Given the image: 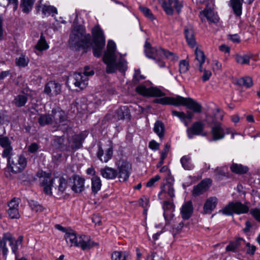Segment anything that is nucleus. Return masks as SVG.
Masks as SVG:
<instances>
[{"instance_id":"6e6552de","label":"nucleus","mask_w":260,"mask_h":260,"mask_svg":"<svg viewBox=\"0 0 260 260\" xmlns=\"http://www.w3.org/2000/svg\"><path fill=\"white\" fill-rule=\"evenodd\" d=\"M116 49V46L115 42L112 40H109L108 42L107 50L103 57L104 62L108 65V72H112L114 71V68L111 66V61L117 58L115 54Z\"/></svg>"},{"instance_id":"680f3d73","label":"nucleus","mask_w":260,"mask_h":260,"mask_svg":"<svg viewBox=\"0 0 260 260\" xmlns=\"http://www.w3.org/2000/svg\"><path fill=\"white\" fill-rule=\"evenodd\" d=\"M246 246L247 247L246 253L250 255H253L256 250V246L253 245H251L250 243L248 242L246 243Z\"/></svg>"},{"instance_id":"e433bc0d","label":"nucleus","mask_w":260,"mask_h":260,"mask_svg":"<svg viewBox=\"0 0 260 260\" xmlns=\"http://www.w3.org/2000/svg\"><path fill=\"white\" fill-rule=\"evenodd\" d=\"M115 117L118 120H122L129 117V110L127 106L120 107L116 110Z\"/></svg>"},{"instance_id":"a878e982","label":"nucleus","mask_w":260,"mask_h":260,"mask_svg":"<svg viewBox=\"0 0 260 260\" xmlns=\"http://www.w3.org/2000/svg\"><path fill=\"white\" fill-rule=\"evenodd\" d=\"M201 18L203 21V17H205L208 21L211 22L216 23L218 21V17L214 13L213 10L206 7V8L200 13Z\"/></svg>"},{"instance_id":"bf43d9fd","label":"nucleus","mask_w":260,"mask_h":260,"mask_svg":"<svg viewBox=\"0 0 260 260\" xmlns=\"http://www.w3.org/2000/svg\"><path fill=\"white\" fill-rule=\"evenodd\" d=\"M225 171H227L226 168H217L215 170V172L216 173L217 177L221 179L223 177L226 176V173Z\"/></svg>"},{"instance_id":"1a4fd4ad","label":"nucleus","mask_w":260,"mask_h":260,"mask_svg":"<svg viewBox=\"0 0 260 260\" xmlns=\"http://www.w3.org/2000/svg\"><path fill=\"white\" fill-rule=\"evenodd\" d=\"M118 178L120 182L126 181L129 178L132 170V165L126 160H119L117 164Z\"/></svg>"},{"instance_id":"72a5a7b5","label":"nucleus","mask_w":260,"mask_h":260,"mask_svg":"<svg viewBox=\"0 0 260 260\" xmlns=\"http://www.w3.org/2000/svg\"><path fill=\"white\" fill-rule=\"evenodd\" d=\"M37 176L40 178V183L41 185L44 186L48 184H53L55 182V178L51 179L49 174H46L43 171H39L37 174Z\"/></svg>"},{"instance_id":"f03ea898","label":"nucleus","mask_w":260,"mask_h":260,"mask_svg":"<svg viewBox=\"0 0 260 260\" xmlns=\"http://www.w3.org/2000/svg\"><path fill=\"white\" fill-rule=\"evenodd\" d=\"M91 36L80 25L75 26L70 35L69 42L77 47L88 48L90 45Z\"/></svg>"},{"instance_id":"864d4df0","label":"nucleus","mask_w":260,"mask_h":260,"mask_svg":"<svg viewBox=\"0 0 260 260\" xmlns=\"http://www.w3.org/2000/svg\"><path fill=\"white\" fill-rule=\"evenodd\" d=\"M105 44L103 46L100 43H94V45L92 47L93 55L96 57H101L102 53V50L105 47Z\"/></svg>"},{"instance_id":"0eeeda50","label":"nucleus","mask_w":260,"mask_h":260,"mask_svg":"<svg viewBox=\"0 0 260 260\" xmlns=\"http://www.w3.org/2000/svg\"><path fill=\"white\" fill-rule=\"evenodd\" d=\"M8 161L11 171L14 173L22 172L27 165L26 158L21 155H11L8 157Z\"/></svg>"},{"instance_id":"f3484780","label":"nucleus","mask_w":260,"mask_h":260,"mask_svg":"<svg viewBox=\"0 0 260 260\" xmlns=\"http://www.w3.org/2000/svg\"><path fill=\"white\" fill-rule=\"evenodd\" d=\"M61 91L60 84L53 81L48 82L44 88V92L50 96L57 95L60 94Z\"/></svg>"},{"instance_id":"4d7b16f0","label":"nucleus","mask_w":260,"mask_h":260,"mask_svg":"<svg viewBox=\"0 0 260 260\" xmlns=\"http://www.w3.org/2000/svg\"><path fill=\"white\" fill-rule=\"evenodd\" d=\"M139 9L140 11L144 14V15L150 20H152L155 19V17L152 13L151 10L148 8L140 6Z\"/></svg>"},{"instance_id":"de8ad7c7","label":"nucleus","mask_w":260,"mask_h":260,"mask_svg":"<svg viewBox=\"0 0 260 260\" xmlns=\"http://www.w3.org/2000/svg\"><path fill=\"white\" fill-rule=\"evenodd\" d=\"M29 61L28 57L24 54H21L15 59V63L19 68L26 67L28 65Z\"/></svg>"},{"instance_id":"0e129e2a","label":"nucleus","mask_w":260,"mask_h":260,"mask_svg":"<svg viewBox=\"0 0 260 260\" xmlns=\"http://www.w3.org/2000/svg\"><path fill=\"white\" fill-rule=\"evenodd\" d=\"M160 177L159 175H155L154 177L151 178L147 183L146 186L148 187H152L154 183L159 180Z\"/></svg>"},{"instance_id":"393cba45","label":"nucleus","mask_w":260,"mask_h":260,"mask_svg":"<svg viewBox=\"0 0 260 260\" xmlns=\"http://www.w3.org/2000/svg\"><path fill=\"white\" fill-rule=\"evenodd\" d=\"M193 208L191 201L185 202L182 206L180 213L182 218L184 220L188 219L192 215Z\"/></svg>"},{"instance_id":"473e14b6","label":"nucleus","mask_w":260,"mask_h":260,"mask_svg":"<svg viewBox=\"0 0 260 260\" xmlns=\"http://www.w3.org/2000/svg\"><path fill=\"white\" fill-rule=\"evenodd\" d=\"M245 242L243 239L239 238L235 241H230L229 244L226 247V251H232L233 252H237L240 246Z\"/></svg>"},{"instance_id":"09e8293b","label":"nucleus","mask_w":260,"mask_h":260,"mask_svg":"<svg viewBox=\"0 0 260 260\" xmlns=\"http://www.w3.org/2000/svg\"><path fill=\"white\" fill-rule=\"evenodd\" d=\"M173 185L171 183H167L164 186L158 196H160L163 193H166L168 194L171 198H173L175 197Z\"/></svg>"},{"instance_id":"13d9d810","label":"nucleus","mask_w":260,"mask_h":260,"mask_svg":"<svg viewBox=\"0 0 260 260\" xmlns=\"http://www.w3.org/2000/svg\"><path fill=\"white\" fill-rule=\"evenodd\" d=\"M189 64L186 60H182L179 63V72L181 74L185 73L188 70Z\"/></svg>"},{"instance_id":"3c124183","label":"nucleus","mask_w":260,"mask_h":260,"mask_svg":"<svg viewBox=\"0 0 260 260\" xmlns=\"http://www.w3.org/2000/svg\"><path fill=\"white\" fill-rule=\"evenodd\" d=\"M36 48L39 51H43L49 48L46 43L45 37L41 35L40 40L36 45Z\"/></svg>"},{"instance_id":"f257e3e1","label":"nucleus","mask_w":260,"mask_h":260,"mask_svg":"<svg viewBox=\"0 0 260 260\" xmlns=\"http://www.w3.org/2000/svg\"><path fill=\"white\" fill-rule=\"evenodd\" d=\"M144 47L146 56L155 60L161 68L165 66V63L161 60L164 57L172 60L178 59V57L173 52L159 47L152 48L147 41L146 42Z\"/></svg>"},{"instance_id":"37998d69","label":"nucleus","mask_w":260,"mask_h":260,"mask_svg":"<svg viewBox=\"0 0 260 260\" xmlns=\"http://www.w3.org/2000/svg\"><path fill=\"white\" fill-rule=\"evenodd\" d=\"M129 256V253L124 251H115L111 254L112 260H126Z\"/></svg>"},{"instance_id":"4be33fe9","label":"nucleus","mask_w":260,"mask_h":260,"mask_svg":"<svg viewBox=\"0 0 260 260\" xmlns=\"http://www.w3.org/2000/svg\"><path fill=\"white\" fill-rule=\"evenodd\" d=\"M184 34L188 45L193 48L196 45L194 29L192 25L189 24L184 28Z\"/></svg>"},{"instance_id":"f8f14e48","label":"nucleus","mask_w":260,"mask_h":260,"mask_svg":"<svg viewBox=\"0 0 260 260\" xmlns=\"http://www.w3.org/2000/svg\"><path fill=\"white\" fill-rule=\"evenodd\" d=\"M179 106H184L191 110L194 113H201L202 106L200 104L190 98H183L180 96Z\"/></svg>"},{"instance_id":"2f4dec72","label":"nucleus","mask_w":260,"mask_h":260,"mask_svg":"<svg viewBox=\"0 0 260 260\" xmlns=\"http://www.w3.org/2000/svg\"><path fill=\"white\" fill-rule=\"evenodd\" d=\"M56 181L58 185H56V187L58 190L57 194L58 196L62 195L68 187V181L64 177H56L55 178V181Z\"/></svg>"},{"instance_id":"4468645a","label":"nucleus","mask_w":260,"mask_h":260,"mask_svg":"<svg viewBox=\"0 0 260 260\" xmlns=\"http://www.w3.org/2000/svg\"><path fill=\"white\" fill-rule=\"evenodd\" d=\"M72 190L75 193H80L84 190L85 179L78 175H73L69 179Z\"/></svg>"},{"instance_id":"aec40b11","label":"nucleus","mask_w":260,"mask_h":260,"mask_svg":"<svg viewBox=\"0 0 260 260\" xmlns=\"http://www.w3.org/2000/svg\"><path fill=\"white\" fill-rule=\"evenodd\" d=\"M51 116L53 119V123L56 124L63 122L67 119V115L65 112L59 108L53 109L51 111Z\"/></svg>"},{"instance_id":"f704fd0d","label":"nucleus","mask_w":260,"mask_h":260,"mask_svg":"<svg viewBox=\"0 0 260 260\" xmlns=\"http://www.w3.org/2000/svg\"><path fill=\"white\" fill-rule=\"evenodd\" d=\"M229 6L231 7L234 14L238 17H240L242 12V3L240 0H230Z\"/></svg>"},{"instance_id":"49530a36","label":"nucleus","mask_w":260,"mask_h":260,"mask_svg":"<svg viewBox=\"0 0 260 260\" xmlns=\"http://www.w3.org/2000/svg\"><path fill=\"white\" fill-rule=\"evenodd\" d=\"M180 162L182 167L186 170H191L193 168V165L191 162V157L188 155L182 157Z\"/></svg>"},{"instance_id":"ddd939ff","label":"nucleus","mask_w":260,"mask_h":260,"mask_svg":"<svg viewBox=\"0 0 260 260\" xmlns=\"http://www.w3.org/2000/svg\"><path fill=\"white\" fill-rule=\"evenodd\" d=\"M204 123L201 121L194 122L190 127L187 128L186 132L189 139H192L194 136H205L204 133Z\"/></svg>"},{"instance_id":"b1692460","label":"nucleus","mask_w":260,"mask_h":260,"mask_svg":"<svg viewBox=\"0 0 260 260\" xmlns=\"http://www.w3.org/2000/svg\"><path fill=\"white\" fill-rule=\"evenodd\" d=\"M218 203V199L215 197L208 198L205 202L203 206V213L211 214L215 209Z\"/></svg>"},{"instance_id":"338daca9","label":"nucleus","mask_w":260,"mask_h":260,"mask_svg":"<svg viewBox=\"0 0 260 260\" xmlns=\"http://www.w3.org/2000/svg\"><path fill=\"white\" fill-rule=\"evenodd\" d=\"M173 115L178 117L181 121H184L186 119V114L183 112H178L177 111H172V112Z\"/></svg>"},{"instance_id":"cd10ccee","label":"nucleus","mask_w":260,"mask_h":260,"mask_svg":"<svg viewBox=\"0 0 260 260\" xmlns=\"http://www.w3.org/2000/svg\"><path fill=\"white\" fill-rule=\"evenodd\" d=\"M100 173L103 178L109 180L115 179L118 175L117 170L108 166L101 169Z\"/></svg>"},{"instance_id":"39448f33","label":"nucleus","mask_w":260,"mask_h":260,"mask_svg":"<svg viewBox=\"0 0 260 260\" xmlns=\"http://www.w3.org/2000/svg\"><path fill=\"white\" fill-rule=\"evenodd\" d=\"M248 211L249 208L246 205L240 202H232L220 210L219 212L226 215H232L234 213L237 214H245L247 213Z\"/></svg>"},{"instance_id":"9d476101","label":"nucleus","mask_w":260,"mask_h":260,"mask_svg":"<svg viewBox=\"0 0 260 260\" xmlns=\"http://www.w3.org/2000/svg\"><path fill=\"white\" fill-rule=\"evenodd\" d=\"M136 91L139 94L145 96L161 97L165 95L161 90L156 87L147 88L142 85L137 86Z\"/></svg>"},{"instance_id":"c03bdc74","label":"nucleus","mask_w":260,"mask_h":260,"mask_svg":"<svg viewBox=\"0 0 260 260\" xmlns=\"http://www.w3.org/2000/svg\"><path fill=\"white\" fill-rule=\"evenodd\" d=\"M42 12L44 16H48L51 15L54 16L57 13V9L52 6L44 5L42 7Z\"/></svg>"},{"instance_id":"c9c22d12","label":"nucleus","mask_w":260,"mask_h":260,"mask_svg":"<svg viewBox=\"0 0 260 260\" xmlns=\"http://www.w3.org/2000/svg\"><path fill=\"white\" fill-rule=\"evenodd\" d=\"M79 235H77L76 233L72 230L70 229V231L66 233L64 235V239L67 243L69 242L70 243V246H75L78 242V237Z\"/></svg>"},{"instance_id":"7c9ffc66","label":"nucleus","mask_w":260,"mask_h":260,"mask_svg":"<svg viewBox=\"0 0 260 260\" xmlns=\"http://www.w3.org/2000/svg\"><path fill=\"white\" fill-rule=\"evenodd\" d=\"M153 132L157 135L160 140H162L165 135V126L160 120H156L154 124Z\"/></svg>"},{"instance_id":"7ed1b4c3","label":"nucleus","mask_w":260,"mask_h":260,"mask_svg":"<svg viewBox=\"0 0 260 260\" xmlns=\"http://www.w3.org/2000/svg\"><path fill=\"white\" fill-rule=\"evenodd\" d=\"M223 117V112L219 109H216L214 114V119L213 120V125L211 127V134L213 136V140L217 141L223 139L225 136L224 129L221 123L217 122L218 120H222Z\"/></svg>"},{"instance_id":"423d86ee","label":"nucleus","mask_w":260,"mask_h":260,"mask_svg":"<svg viewBox=\"0 0 260 260\" xmlns=\"http://www.w3.org/2000/svg\"><path fill=\"white\" fill-rule=\"evenodd\" d=\"M89 70L88 67H85L83 73H76L73 75L71 80L76 87H78L81 89L86 87L88 84V77L94 74V72L92 70L88 71Z\"/></svg>"},{"instance_id":"2eb2a0df","label":"nucleus","mask_w":260,"mask_h":260,"mask_svg":"<svg viewBox=\"0 0 260 260\" xmlns=\"http://www.w3.org/2000/svg\"><path fill=\"white\" fill-rule=\"evenodd\" d=\"M98 244L92 241L90 237L85 235L79 236L76 247H80L82 250L90 249L98 246Z\"/></svg>"},{"instance_id":"9b49d317","label":"nucleus","mask_w":260,"mask_h":260,"mask_svg":"<svg viewBox=\"0 0 260 260\" xmlns=\"http://www.w3.org/2000/svg\"><path fill=\"white\" fill-rule=\"evenodd\" d=\"M165 12L170 15L173 14L174 10H176L178 13H180L183 7V4L179 0H168L164 1L161 4Z\"/></svg>"},{"instance_id":"6ab92c4d","label":"nucleus","mask_w":260,"mask_h":260,"mask_svg":"<svg viewBox=\"0 0 260 260\" xmlns=\"http://www.w3.org/2000/svg\"><path fill=\"white\" fill-rule=\"evenodd\" d=\"M0 146L3 148L2 156L3 157H9L12 154L13 147L11 145V141L7 137L0 138Z\"/></svg>"},{"instance_id":"5fc2aeb1","label":"nucleus","mask_w":260,"mask_h":260,"mask_svg":"<svg viewBox=\"0 0 260 260\" xmlns=\"http://www.w3.org/2000/svg\"><path fill=\"white\" fill-rule=\"evenodd\" d=\"M162 207H163V209L164 210V218H165L166 220H167V211H170L171 212L173 211L174 210V205L173 203H171V202H168V201H165Z\"/></svg>"},{"instance_id":"412c9836","label":"nucleus","mask_w":260,"mask_h":260,"mask_svg":"<svg viewBox=\"0 0 260 260\" xmlns=\"http://www.w3.org/2000/svg\"><path fill=\"white\" fill-rule=\"evenodd\" d=\"M19 204V199L14 198L8 204L9 207L8 210V213L11 218H19L20 214L18 211V206Z\"/></svg>"},{"instance_id":"a18cd8bd","label":"nucleus","mask_w":260,"mask_h":260,"mask_svg":"<svg viewBox=\"0 0 260 260\" xmlns=\"http://www.w3.org/2000/svg\"><path fill=\"white\" fill-rule=\"evenodd\" d=\"M28 100L26 94H19L15 96L14 100V104L17 107H21L25 106Z\"/></svg>"},{"instance_id":"69168bd1","label":"nucleus","mask_w":260,"mask_h":260,"mask_svg":"<svg viewBox=\"0 0 260 260\" xmlns=\"http://www.w3.org/2000/svg\"><path fill=\"white\" fill-rule=\"evenodd\" d=\"M145 78V77L141 74V72L139 70H135L133 77V81L134 82L139 81L140 80L144 79Z\"/></svg>"},{"instance_id":"dca6fc26","label":"nucleus","mask_w":260,"mask_h":260,"mask_svg":"<svg viewBox=\"0 0 260 260\" xmlns=\"http://www.w3.org/2000/svg\"><path fill=\"white\" fill-rule=\"evenodd\" d=\"M93 43H100L102 45L106 44V40L103 29L99 24L95 25L91 29Z\"/></svg>"},{"instance_id":"20e7f679","label":"nucleus","mask_w":260,"mask_h":260,"mask_svg":"<svg viewBox=\"0 0 260 260\" xmlns=\"http://www.w3.org/2000/svg\"><path fill=\"white\" fill-rule=\"evenodd\" d=\"M96 155L100 161L103 163L108 162L113 155V144L111 141H108L105 144L99 143Z\"/></svg>"},{"instance_id":"4c0bfd02","label":"nucleus","mask_w":260,"mask_h":260,"mask_svg":"<svg viewBox=\"0 0 260 260\" xmlns=\"http://www.w3.org/2000/svg\"><path fill=\"white\" fill-rule=\"evenodd\" d=\"M11 239L10 241H8L9 245L11 247L12 252L16 256L18 249V245L21 244L22 241L23 237L19 236L18 239L16 240L12 234H11Z\"/></svg>"},{"instance_id":"79ce46f5","label":"nucleus","mask_w":260,"mask_h":260,"mask_svg":"<svg viewBox=\"0 0 260 260\" xmlns=\"http://www.w3.org/2000/svg\"><path fill=\"white\" fill-rule=\"evenodd\" d=\"M38 123L41 126L53 123V119L50 114H40L38 119Z\"/></svg>"},{"instance_id":"774afa93","label":"nucleus","mask_w":260,"mask_h":260,"mask_svg":"<svg viewBox=\"0 0 260 260\" xmlns=\"http://www.w3.org/2000/svg\"><path fill=\"white\" fill-rule=\"evenodd\" d=\"M202 72H204V74L202 77V80L204 82H206L208 81L212 75V73L209 70H206L203 69V71Z\"/></svg>"},{"instance_id":"8fccbe9b","label":"nucleus","mask_w":260,"mask_h":260,"mask_svg":"<svg viewBox=\"0 0 260 260\" xmlns=\"http://www.w3.org/2000/svg\"><path fill=\"white\" fill-rule=\"evenodd\" d=\"M238 85L245 86L247 88L250 87L253 85L252 78L249 77H245L239 79L237 81Z\"/></svg>"},{"instance_id":"ea45409f","label":"nucleus","mask_w":260,"mask_h":260,"mask_svg":"<svg viewBox=\"0 0 260 260\" xmlns=\"http://www.w3.org/2000/svg\"><path fill=\"white\" fill-rule=\"evenodd\" d=\"M35 0H21L20 5L23 13L28 14L32 9Z\"/></svg>"},{"instance_id":"c85d7f7f","label":"nucleus","mask_w":260,"mask_h":260,"mask_svg":"<svg viewBox=\"0 0 260 260\" xmlns=\"http://www.w3.org/2000/svg\"><path fill=\"white\" fill-rule=\"evenodd\" d=\"M195 64L199 68V71L202 72L203 71V65L205 62V55L203 51L198 48H196L195 50Z\"/></svg>"},{"instance_id":"6e6d98bb","label":"nucleus","mask_w":260,"mask_h":260,"mask_svg":"<svg viewBox=\"0 0 260 260\" xmlns=\"http://www.w3.org/2000/svg\"><path fill=\"white\" fill-rule=\"evenodd\" d=\"M28 204L31 209L36 212H41L43 210V207L37 201L30 200L28 202Z\"/></svg>"},{"instance_id":"e2e57ef3","label":"nucleus","mask_w":260,"mask_h":260,"mask_svg":"<svg viewBox=\"0 0 260 260\" xmlns=\"http://www.w3.org/2000/svg\"><path fill=\"white\" fill-rule=\"evenodd\" d=\"M149 199L145 196H143L139 201V205L144 209L147 208L148 206Z\"/></svg>"},{"instance_id":"052dcab7","label":"nucleus","mask_w":260,"mask_h":260,"mask_svg":"<svg viewBox=\"0 0 260 260\" xmlns=\"http://www.w3.org/2000/svg\"><path fill=\"white\" fill-rule=\"evenodd\" d=\"M250 213L257 222H260V209L257 208L252 209L250 211Z\"/></svg>"},{"instance_id":"c756f323","label":"nucleus","mask_w":260,"mask_h":260,"mask_svg":"<svg viewBox=\"0 0 260 260\" xmlns=\"http://www.w3.org/2000/svg\"><path fill=\"white\" fill-rule=\"evenodd\" d=\"M86 137V132H82L78 135H74L72 138V148L76 149L81 148L82 143Z\"/></svg>"},{"instance_id":"bb28decb","label":"nucleus","mask_w":260,"mask_h":260,"mask_svg":"<svg viewBox=\"0 0 260 260\" xmlns=\"http://www.w3.org/2000/svg\"><path fill=\"white\" fill-rule=\"evenodd\" d=\"M179 98H180L179 95H176L174 97H164L155 99L154 102L161 105H172L178 106L180 101Z\"/></svg>"},{"instance_id":"58836bf2","label":"nucleus","mask_w":260,"mask_h":260,"mask_svg":"<svg viewBox=\"0 0 260 260\" xmlns=\"http://www.w3.org/2000/svg\"><path fill=\"white\" fill-rule=\"evenodd\" d=\"M232 172L237 174H243L246 173L248 171V168L241 164L233 163L230 167Z\"/></svg>"},{"instance_id":"a211bd4d","label":"nucleus","mask_w":260,"mask_h":260,"mask_svg":"<svg viewBox=\"0 0 260 260\" xmlns=\"http://www.w3.org/2000/svg\"><path fill=\"white\" fill-rule=\"evenodd\" d=\"M212 181L210 178H206L203 180L197 185L193 187V195L198 196L205 192L210 187Z\"/></svg>"},{"instance_id":"603ef678","label":"nucleus","mask_w":260,"mask_h":260,"mask_svg":"<svg viewBox=\"0 0 260 260\" xmlns=\"http://www.w3.org/2000/svg\"><path fill=\"white\" fill-rule=\"evenodd\" d=\"M250 57L247 55H236L235 60L236 62L240 64H248L250 62Z\"/></svg>"},{"instance_id":"5701e85b","label":"nucleus","mask_w":260,"mask_h":260,"mask_svg":"<svg viewBox=\"0 0 260 260\" xmlns=\"http://www.w3.org/2000/svg\"><path fill=\"white\" fill-rule=\"evenodd\" d=\"M116 59H115L113 61H111V66H112L114 68V71L113 72H108V65H107L106 72L107 73H113L117 70L122 72H125L127 70V61L124 58H122V57H120L117 62H116Z\"/></svg>"},{"instance_id":"a19ab883","label":"nucleus","mask_w":260,"mask_h":260,"mask_svg":"<svg viewBox=\"0 0 260 260\" xmlns=\"http://www.w3.org/2000/svg\"><path fill=\"white\" fill-rule=\"evenodd\" d=\"M91 190L92 192L95 194L101 188L102 181L100 178L98 176H94L91 179Z\"/></svg>"}]
</instances>
